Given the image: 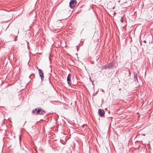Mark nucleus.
<instances>
[{
    "label": "nucleus",
    "instance_id": "1",
    "mask_svg": "<svg viewBox=\"0 0 153 153\" xmlns=\"http://www.w3.org/2000/svg\"><path fill=\"white\" fill-rule=\"evenodd\" d=\"M76 4V0H71L69 3V7L71 9H73Z\"/></svg>",
    "mask_w": 153,
    "mask_h": 153
},
{
    "label": "nucleus",
    "instance_id": "2",
    "mask_svg": "<svg viewBox=\"0 0 153 153\" xmlns=\"http://www.w3.org/2000/svg\"><path fill=\"white\" fill-rule=\"evenodd\" d=\"M39 74L40 77L41 78V82H42L44 79V77L43 73L42 72V70L39 68Z\"/></svg>",
    "mask_w": 153,
    "mask_h": 153
},
{
    "label": "nucleus",
    "instance_id": "3",
    "mask_svg": "<svg viewBox=\"0 0 153 153\" xmlns=\"http://www.w3.org/2000/svg\"><path fill=\"white\" fill-rule=\"evenodd\" d=\"M71 75L70 74H69L67 77V81L68 84L70 85L71 84Z\"/></svg>",
    "mask_w": 153,
    "mask_h": 153
},
{
    "label": "nucleus",
    "instance_id": "4",
    "mask_svg": "<svg viewBox=\"0 0 153 153\" xmlns=\"http://www.w3.org/2000/svg\"><path fill=\"white\" fill-rule=\"evenodd\" d=\"M46 114L47 113L44 110H42L41 108H39V115H42L45 116Z\"/></svg>",
    "mask_w": 153,
    "mask_h": 153
},
{
    "label": "nucleus",
    "instance_id": "5",
    "mask_svg": "<svg viewBox=\"0 0 153 153\" xmlns=\"http://www.w3.org/2000/svg\"><path fill=\"white\" fill-rule=\"evenodd\" d=\"M105 111L102 110L100 109L98 110V114L101 117H103L105 114Z\"/></svg>",
    "mask_w": 153,
    "mask_h": 153
},
{
    "label": "nucleus",
    "instance_id": "6",
    "mask_svg": "<svg viewBox=\"0 0 153 153\" xmlns=\"http://www.w3.org/2000/svg\"><path fill=\"white\" fill-rule=\"evenodd\" d=\"M32 113L34 115H36L38 114V108H36L32 111Z\"/></svg>",
    "mask_w": 153,
    "mask_h": 153
},
{
    "label": "nucleus",
    "instance_id": "7",
    "mask_svg": "<svg viewBox=\"0 0 153 153\" xmlns=\"http://www.w3.org/2000/svg\"><path fill=\"white\" fill-rule=\"evenodd\" d=\"M134 80H135V82H138L137 75V74L136 73H134Z\"/></svg>",
    "mask_w": 153,
    "mask_h": 153
},
{
    "label": "nucleus",
    "instance_id": "8",
    "mask_svg": "<svg viewBox=\"0 0 153 153\" xmlns=\"http://www.w3.org/2000/svg\"><path fill=\"white\" fill-rule=\"evenodd\" d=\"M108 65V68H111L112 66V65L111 63H109Z\"/></svg>",
    "mask_w": 153,
    "mask_h": 153
},
{
    "label": "nucleus",
    "instance_id": "9",
    "mask_svg": "<svg viewBox=\"0 0 153 153\" xmlns=\"http://www.w3.org/2000/svg\"><path fill=\"white\" fill-rule=\"evenodd\" d=\"M108 68L107 65H105L103 66V68Z\"/></svg>",
    "mask_w": 153,
    "mask_h": 153
},
{
    "label": "nucleus",
    "instance_id": "10",
    "mask_svg": "<svg viewBox=\"0 0 153 153\" xmlns=\"http://www.w3.org/2000/svg\"><path fill=\"white\" fill-rule=\"evenodd\" d=\"M123 17H122L120 21L122 23H123Z\"/></svg>",
    "mask_w": 153,
    "mask_h": 153
},
{
    "label": "nucleus",
    "instance_id": "11",
    "mask_svg": "<svg viewBox=\"0 0 153 153\" xmlns=\"http://www.w3.org/2000/svg\"><path fill=\"white\" fill-rule=\"evenodd\" d=\"M33 75H34V74H32V75H31L30 76H29V78H30V77H31V76H33Z\"/></svg>",
    "mask_w": 153,
    "mask_h": 153
},
{
    "label": "nucleus",
    "instance_id": "12",
    "mask_svg": "<svg viewBox=\"0 0 153 153\" xmlns=\"http://www.w3.org/2000/svg\"><path fill=\"white\" fill-rule=\"evenodd\" d=\"M41 151H42V152H41V153H42V152H43V150L42 149H41Z\"/></svg>",
    "mask_w": 153,
    "mask_h": 153
},
{
    "label": "nucleus",
    "instance_id": "13",
    "mask_svg": "<svg viewBox=\"0 0 153 153\" xmlns=\"http://www.w3.org/2000/svg\"><path fill=\"white\" fill-rule=\"evenodd\" d=\"M35 149V151L36 152V153H37V151L36 150V149Z\"/></svg>",
    "mask_w": 153,
    "mask_h": 153
},
{
    "label": "nucleus",
    "instance_id": "14",
    "mask_svg": "<svg viewBox=\"0 0 153 153\" xmlns=\"http://www.w3.org/2000/svg\"><path fill=\"white\" fill-rule=\"evenodd\" d=\"M37 69L38 68V67L37 66Z\"/></svg>",
    "mask_w": 153,
    "mask_h": 153
},
{
    "label": "nucleus",
    "instance_id": "15",
    "mask_svg": "<svg viewBox=\"0 0 153 153\" xmlns=\"http://www.w3.org/2000/svg\"><path fill=\"white\" fill-rule=\"evenodd\" d=\"M113 9H114V7L113 8Z\"/></svg>",
    "mask_w": 153,
    "mask_h": 153
},
{
    "label": "nucleus",
    "instance_id": "16",
    "mask_svg": "<svg viewBox=\"0 0 153 153\" xmlns=\"http://www.w3.org/2000/svg\"><path fill=\"white\" fill-rule=\"evenodd\" d=\"M19 33V30L18 31V33Z\"/></svg>",
    "mask_w": 153,
    "mask_h": 153
},
{
    "label": "nucleus",
    "instance_id": "17",
    "mask_svg": "<svg viewBox=\"0 0 153 153\" xmlns=\"http://www.w3.org/2000/svg\"><path fill=\"white\" fill-rule=\"evenodd\" d=\"M38 32L37 33H36V34H38Z\"/></svg>",
    "mask_w": 153,
    "mask_h": 153
},
{
    "label": "nucleus",
    "instance_id": "18",
    "mask_svg": "<svg viewBox=\"0 0 153 153\" xmlns=\"http://www.w3.org/2000/svg\"><path fill=\"white\" fill-rule=\"evenodd\" d=\"M38 123V121L37 122V123Z\"/></svg>",
    "mask_w": 153,
    "mask_h": 153
},
{
    "label": "nucleus",
    "instance_id": "19",
    "mask_svg": "<svg viewBox=\"0 0 153 153\" xmlns=\"http://www.w3.org/2000/svg\"><path fill=\"white\" fill-rule=\"evenodd\" d=\"M145 42V41H144V42Z\"/></svg>",
    "mask_w": 153,
    "mask_h": 153
},
{
    "label": "nucleus",
    "instance_id": "20",
    "mask_svg": "<svg viewBox=\"0 0 153 153\" xmlns=\"http://www.w3.org/2000/svg\"><path fill=\"white\" fill-rule=\"evenodd\" d=\"M41 54V53H39V54Z\"/></svg>",
    "mask_w": 153,
    "mask_h": 153
},
{
    "label": "nucleus",
    "instance_id": "21",
    "mask_svg": "<svg viewBox=\"0 0 153 153\" xmlns=\"http://www.w3.org/2000/svg\"><path fill=\"white\" fill-rule=\"evenodd\" d=\"M40 120H42V119H41Z\"/></svg>",
    "mask_w": 153,
    "mask_h": 153
},
{
    "label": "nucleus",
    "instance_id": "22",
    "mask_svg": "<svg viewBox=\"0 0 153 153\" xmlns=\"http://www.w3.org/2000/svg\"><path fill=\"white\" fill-rule=\"evenodd\" d=\"M36 3H37V2H36Z\"/></svg>",
    "mask_w": 153,
    "mask_h": 153
},
{
    "label": "nucleus",
    "instance_id": "23",
    "mask_svg": "<svg viewBox=\"0 0 153 153\" xmlns=\"http://www.w3.org/2000/svg\"><path fill=\"white\" fill-rule=\"evenodd\" d=\"M153 9V8H152V9Z\"/></svg>",
    "mask_w": 153,
    "mask_h": 153
},
{
    "label": "nucleus",
    "instance_id": "24",
    "mask_svg": "<svg viewBox=\"0 0 153 153\" xmlns=\"http://www.w3.org/2000/svg\"><path fill=\"white\" fill-rule=\"evenodd\" d=\"M38 0H37V1H38Z\"/></svg>",
    "mask_w": 153,
    "mask_h": 153
}]
</instances>
